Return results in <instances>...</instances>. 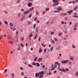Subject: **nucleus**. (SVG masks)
Returning a JSON list of instances; mask_svg holds the SVG:
<instances>
[{
    "instance_id": "obj_1",
    "label": "nucleus",
    "mask_w": 78,
    "mask_h": 78,
    "mask_svg": "<svg viewBox=\"0 0 78 78\" xmlns=\"http://www.w3.org/2000/svg\"><path fill=\"white\" fill-rule=\"evenodd\" d=\"M39 74L40 75L38 78H43V75H44V72L43 71H41V72H39Z\"/></svg>"
},
{
    "instance_id": "obj_2",
    "label": "nucleus",
    "mask_w": 78,
    "mask_h": 78,
    "mask_svg": "<svg viewBox=\"0 0 78 78\" xmlns=\"http://www.w3.org/2000/svg\"><path fill=\"white\" fill-rule=\"evenodd\" d=\"M61 62L62 63V64H67V62H69V61L68 60H66L64 61H62Z\"/></svg>"
},
{
    "instance_id": "obj_3",
    "label": "nucleus",
    "mask_w": 78,
    "mask_h": 78,
    "mask_svg": "<svg viewBox=\"0 0 78 78\" xmlns=\"http://www.w3.org/2000/svg\"><path fill=\"white\" fill-rule=\"evenodd\" d=\"M73 11V10L68 11V12H67L66 13H68V15H70V14H71V13H72V12Z\"/></svg>"
},
{
    "instance_id": "obj_4",
    "label": "nucleus",
    "mask_w": 78,
    "mask_h": 78,
    "mask_svg": "<svg viewBox=\"0 0 78 78\" xmlns=\"http://www.w3.org/2000/svg\"><path fill=\"white\" fill-rule=\"evenodd\" d=\"M56 9L57 10H59L58 11H61V10L62 9V8L61 7H58V8H57Z\"/></svg>"
},
{
    "instance_id": "obj_5",
    "label": "nucleus",
    "mask_w": 78,
    "mask_h": 78,
    "mask_svg": "<svg viewBox=\"0 0 78 78\" xmlns=\"http://www.w3.org/2000/svg\"><path fill=\"white\" fill-rule=\"evenodd\" d=\"M30 12V11L29 10H27V11H26L24 13V14H28Z\"/></svg>"
},
{
    "instance_id": "obj_6",
    "label": "nucleus",
    "mask_w": 78,
    "mask_h": 78,
    "mask_svg": "<svg viewBox=\"0 0 78 78\" xmlns=\"http://www.w3.org/2000/svg\"><path fill=\"white\" fill-rule=\"evenodd\" d=\"M39 75H40L39 73H36L35 75V77H38L39 76Z\"/></svg>"
},
{
    "instance_id": "obj_7",
    "label": "nucleus",
    "mask_w": 78,
    "mask_h": 78,
    "mask_svg": "<svg viewBox=\"0 0 78 78\" xmlns=\"http://www.w3.org/2000/svg\"><path fill=\"white\" fill-rule=\"evenodd\" d=\"M42 60V58H39L38 59V62H41Z\"/></svg>"
},
{
    "instance_id": "obj_8",
    "label": "nucleus",
    "mask_w": 78,
    "mask_h": 78,
    "mask_svg": "<svg viewBox=\"0 0 78 78\" xmlns=\"http://www.w3.org/2000/svg\"><path fill=\"white\" fill-rule=\"evenodd\" d=\"M59 5V3L57 2V3H55V4H54V5H53V6H56V5Z\"/></svg>"
},
{
    "instance_id": "obj_9",
    "label": "nucleus",
    "mask_w": 78,
    "mask_h": 78,
    "mask_svg": "<svg viewBox=\"0 0 78 78\" xmlns=\"http://www.w3.org/2000/svg\"><path fill=\"white\" fill-rule=\"evenodd\" d=\"M11 75L12 78H14V74L13 73H12Z\"/></svg>"
},
{
    "instance_id": "obj_10",
    "label": "nucleus",
    "mask_w": 78,
    "mask_h": 78,
    "mask_svg": "<svg viewBox=\"0 0 78 78\" xmlns=\"http://www.w3.org/2000/svg\"><path fill=\"white\" fill-rule=\"evenodd\" d=\"M70 59L71 60H74V59H73V57H71L70 58Z\"/></svg>"
},
{
    "instance_id": "obj_11",
    "label": "nucleus",
    "mask_w": 78,
    "mask_h": 78,
    "mask_svg": "<svg viewBox=\"0 0 78 78\" xmlns=\"http://www.w3.org/2000/svg\"><path fill=\"white\" fill-rule=\"evenodd\" d=\"M32 5V4L31 3H28V6L30 7V6H31Z\"/></svg>"
},
{
    "instance_id": "obj_12",
    "label": "nucleus",
    "mask_w": 78,
    "mask_h": 78,
    "mask_svg": "<svg viewBox=\"0 0 78 78\" xmlns=\"http://www.w3.org/2000/svg\"><path fill=\"white\" fill-rule=\"evenodd\" d=\"M33 9H34V8L33 7H32L29 9V11H32V10Z\"/></svg>"
},
{
    "instance_id": "obj_13",
    "label": "nucleus",
    "mask_w": 78,
    "mask_h": 78,
    "mask_svg": "<svg viewBox=\"0 0 78 78\" xmlns=\"http://www.w3.org/2000/svg\"><path fill=\"white\" fill-rule=\"evenodd\" d=\"M37 65V67H39L40 66V64L38 63H36V66Z\"/></svg>"
},
{
    "instance_id": "obj_14",
    "label": "nucleus",
    "mask_w": 78,
    "mask_h": 78,
    "mask_svg": "<svg viewBox=\"0 0 78 78\" xmlns=\"http://www.w3.org/2000/svg\"><path fill=\"white\" fill-rule=\"evenodd\" d=\"M33 37V34H30L28 36L29 37Z\"/></svg>"
},
{
    "instance_id": "obj_15",
    "label": "nucleus",
    "mask_w": 78,
    "mask_h": 78,
    "mask_svg": "<svg viewBox=\"0 0 78 78\" xmlns=\"http://www.w3.org/2000/svg\"><path fill=\"white\" fill-rule=\"evenodd\" d=\"M37 60V57L35 58L34 60V62H35V61H36Z\"/></svg>"
},
{
    "instance_id": "obj_16",
    "label": "nucleus",
    "mask_w": 78,
    "mask_h": 78,
    "mask_svg": "<svg viewBox=\"0 0 78 78\" xmlns=\"http://www.w3.org/2000/svg\"><path fill=\"white\" fill-rule=\"evenodd\" d=\"M4 23H5V24L6 25H8V22H7L6 21H4Z\"/></svg>"
},
{
    "instance_id": "obj_17",
    "label": "nucleus",
    "mask_w": 78,
    "mask_h": 78,
    "mask_svg": "<svg viewBox=\"0 0 78 78\" xmlns=\"http://www.w3.org/2000/svg\"><path fill=\"white\" fill-rule=\"evenodd\" d=\"M4 12L5 14H8V11L6 10H5L4 11Z\"/></svg>"
},
{
    "instance_id": "obj_18",
    "label": "nucleus",
    "mask_w": 78,
    "mask_h": 78,
    "mask_svg": "<svg viewBox=\"0 0 78 78\" xmlns=\"http://www.w3.org/2000/svg\"><path fill=\"white\" fill-rule=\"evenodd\" d=\"M28 67H33V66L31 65H30L29 64L28 65Z\"/></svg>"
},
{
    "instance_id": "obj_19",
    "label": "nucleus",
    "mask_w": 78,
    "mask_h": 78,
    "mask_svg": "<svg viewBox=\"0 0 78 78\" xmlns=\"http://www.w3.org/2000/svg\"><path fill=\"white\" fill-rule=\"evenodd\" d=\"M32 16V14L31 13H30L29 15V18H30V17H31Z\"/></svg>"
},
{
    "instance_id": "obj_20",
    "label": "nucleus",
    "mask_w": 78,
    "mask_h": 78,
    "mask_svg": "<svg viewBox=\"0 0 78 78\" xmlns=\"http://www.w3.org/2000/svg\"><path fill=\"white\" fill-rule=\"evenodd\" d=\"M21 75H24V73L23 72H21Z\"/></svg>"
},
{
    "instance_id": "obj_21",
    "label": "nucleus",
    "mask_w": 78,
    "mask_h": 78,
    "mask_svg": "<svg viewBox=\"0 0 78 78\" xmlns=\"http://www.w3.org/2000/svg\"><path fill=\"white\" fill-rule=\"evenodd\" d=\"M8 37V41H9L11 39V37L9 36Z\"/></svg>"
},
{
    "instance_id": "obj_22",
    "label": "nucleus",
    "mask_w": 78,
    "mask_h": 78,
    "mask_svg": "<svg viewBox=\"0 0 78 78\" xmlns=\"http://www.w3.org/2000/svg\"><path fill=\"white\" fill-rule=\"evenodd\" d=\"M53 47H52L51 48H50V50L51 51L52 50H53Z\"/></svg>"
},
{
    "instance_id": "obj_23",
    "label": "nucleus",
    "mask_w": 78,
    "mask_h": 78,
    "mask_svg": "<svg viewBox=\"0 0 78 78\" xmlns=\"http://www.w3.org/2000/svg\"><path fill=\"white\" fill-rule=\"evenodd\" d=\"M9 25H10V26H11V27H12L13 26V24H12V23H9Z\"/></svg>"
},
{
    "instance_id": "obj_24",
    "label": "nucleus",
    "mask_w": 78,
    "mask_h": 78,
    "mask_svg": "<svg viewBox=\"0 0 78 78\" xmlns=\"http://www.w3.org/2000/svg\"><path fill=\"white\" fill-rule=\"evenodd\" d=\"M62 71H63L64 72H66V70L65 69H62Z\"/></svg>"
},
{
    "instance_id": "obj_25",
    "label": "nucleus",
    "mask_w": 78,
    "mask_h": 78,
    "mask_svg": "<svg viewBox=\"0 0 78 78\" xmlns=\"http://www.w3.org/2000/svg\"><path fill=\"white\" fill-rule=\"evenodd\" d=\"M21 40H22V41H24V37H21Z\"/></svg>"
},
{
    "instance_id": "obj_26",
    "label": "nucleus",
    "mask_w": 78,
    "mask_h": 78,
    "mask_svg": "<svg viewBox=\"0 0 78 78\" xmlns=\"http://www.w3.org/2000/svg\"><path fill=\"white\" fill-rule=\"evenodd\" d=\"M78 6L76 7L75 8L73 9V10H76L77 9V8H78Z\"/></svg>"
},
{
    "instance_id": "obj_27",
    "label": "nucleus",
    "mask_w": 78,
    "mask_h": 78,
    "mask_svg": "<svg viewBox=\"0 0 78 78\" xmlns=\"http://www.w3.org/2000/svg\"><path fill=\"white\" fill-rule=\"evenodd\" d=\"M32 65H33V66H36V64L35 63V62H33L32 63Z\"/></svg>"
},
{
    "instance_id": "obj_28",
    "label": "nucleus",
    "mask_w": 78,
    "mask_h": 78,
    "mask_svg": "<svg viewBox=\"0 0 78 78\" xmlns=\"http://www.w3.org/2000/svg\"><path fill=\"white\" fill-rule=\"evenodd\" d=\"M42 52V49L41 48H40V50L39 51V53H41Z\"/></svg>"
},
{
    "instance_id": "obj_29",
    "label": "nucleus",
    "mask_w": 78,
    "mask_h": 78,
    "mask_svg": "<svg viewBox=\"0 0 78 78\" xmlns=\"http://www.w3.org/2000/svg\"><path fill=\"white\" fill-rule=\"evenodd\" d=\"M60 50V48L59 47H57L56 48L57 50Z\"/></svg>"
},
{
    "instance_id": "obj_30",
    "label": "nucleus",
    "mask_w": 78,
    "mask_h": 78,
    "mask_svg": "<svg viewBox=\"0 0 78 78\" xmlns=\"http://www.w3.org/2000/svg\"><path fill=\"white\" fill-rule=\"evenodd\" d=\"M36 24H34L33 25V28H35L36 27Z\"/></svg>"
},
{
    "instance_id": "obj_31",
    "label": "nucleus",
    "mask_w": 78,
    "mask_h": 78,
    "mask_svg": "<svg viewBox=\"0 0 78 78\" xmlns=\"http://www.w3.org/2000/svg\"><path fill=\"white\" fill-rule=\"evenodd\" d=\"M55 67H52L51 68V70H55Z\"/></svg>"
},
{
    "instance_id": "obj_32",
    "label": "nucleus",
    "mask_w": 78,
    "mask_h": 78,
    "mask_svg": "<svg viewBox=\"0 0 78 78\" xmlns=\"http://www.w3.org/2000/svg\"><path fill=\"white\" fill-rule=\"evenodd\" d=\"M20 15H21L20 13H19L18 14V16L19 18V17H20Z\"/></svg>"
},
{
    "instance_id": "obj_33",
    "label": "nucleus",
    "mask_w": 78,
    "mask_h": 78,
    "mask_svg": "<svg viewBox=\"0 0 78 78\" xmlns=\"http://www.w3.org/2000/svg\"><path fill=\"white\" fill-rule=\"evenodd\" d=\"M76 76H78V72L77 71L76 73Z\"/></svg>"
},
{
    "instance_id": "obj_34",
    "label": "nucleus",
    "mask_w": 78,
    "mask_h": 78,
    "mask_svg": "<svg viewBox=\"0 0 78 78\" xmlns=\"http://www.w3.org/2000/svg\"><path fill=\"white\" fill-rule=\"evenodd\" d=\"M49 23H50V21H48L46 22V24H48Z\"/></svg>"
},
{
    "instance_id": "obj_35",
    "label": "nucleus",
    "mask_w": 78,
    "mask_h": 78,
    "mask_svg": "<svg viewBox=\"0 0 78 78\" xmlns=\"http://www.w3.org/2000/svg\"><path fill=\"white\" fill-rule=\"evenodd\" d=\"M41 37H39L38 38V41H41Z\"/></svg>"
},
{
    "instance_id": "obj_36",
    "label": "nucleus",
    "mask_w": 78,
    "mask_h": 78,
    "mask_svg": "<svg viewBox=\"0 0 78 78\" xmlns=\"http://www.w3.org/2000/svg\"><path fill=\"white\" fill-rule=\"evenodd\" d=\"M20 0H18L17 1H16V3H19L20 2Z\"/></svg>"
},
{
    "instance_id": "obj_37",
    "label": "nucleus",
    "mask_w": 78,
    "mask_h": 78,
    "mask_svg": "<svg viewBox=\"0 0 78 78\" xmlns=\"http://www.w3.org/2000/svg\"><path fill=\"white\" fill-rule=\"evenodd\" d=\"M49 8H47L45 10L46 11H48L49 10Z\"/></svg>"
},
{
    "instance_id": "obj_38",
    "label": "nucleus",
    "mask_w": 78,
    "mask_h": 78,
    "mask_svg": "<svg viewBox=\"0 0 78 78\" xmlns=\"http://www.w3.org/2000/svg\"><path fill=\"white\" fill-rule=\"evenodd\" d=\"M46 51H47V49H45L44 50V53H46Z\"/></svg>"
},
{
    "instance_id": "obj_39",
    "label": "nucleus",
    "mask_w": 78,
    "mask_h": 78,
    "mask_svg": "<svg viewBox=\"0 0 78 78\" xmlns=\"http://www.w3.org/2000/svg\"><path fill=\"white\" fill-rule=\"evenodd\" d=\"M53 23H54V21H52L50 22V23H51V24H53Z\"/></svg>"
},
{
    "instance_id": "obj_40",
    "label": "nucleus",
    "mask_w": 78,
    "mask_h": 78,
    "mask_svg": "<svg viewBox=\"0 0 78 78\" xmlns=\"http://www.w3.org/2000/svg\"><path fill=\"white\" fill-rule=\"evenodd\" d=\"M60 12V11H54V12Z\"/></svg>"
},
{
    "instance_id": "obj_41",
    "label": "nucleus",
    "mask_w": 78,
    "mask_h": 78,
    "mask_svg": "<svg viewBox=\"0 0 78 78\" xmlns=\"http://www.w3.org/2000/svg\"><path fill=\"white\" fill-rule=\"evenodd\" d=\"M72 46L73 48H75L76 47H75V46H74V45H73V44L72 45Z\"/></svg>"
},
{
    "instance_id": "obj_42",
    "label": "nucleus",
    "mask_w": 78,
    "mask_h": 78,
    "mask_svg": "<svg viewBox=\"0 0 78 78\" xmlns=\"http://www.w3.org/2000/svg\"><path fill=\"white\" fill-rule=\"evenodd\" d=\"M27 23L28 25H31V23L30 22H28Z\"/></svg>"
},
{
    "instance_id": "obj_43",
    "label": "nucleus",
    "mask_w": 78,
    "mask_h": 78,
    "mask_svg": "<svg viewBox=\"0 0 78 78\" xmlns=\"http://www.w3.org/2000/svg\"><path fill=\"white\" fill-rule=\"evenodd\" d=\"M37 34H36L35 37L34 38V39H36V37H37Z\"/></svg>"
},
{
    "instance_id": "obj_44",
    "label": "nucleus",
    "mask_w": 78,
    "mask_h": 78,
    "mask_svg": "<svg viewBox=\"0 0 78 78\" xmlns=\"http://www.w3.org/2000/svg\"><path fill=\"white\" fill-rule=\"evenodd\" d=\"M16 36H17V35L18 34H19V32H18V31H17L16 33Z\"/></svg>"
},
{
    "instance_id": "obj_45",
    "label": "nucleus",
    "mask_w": 78,
    "mask_h": 78,
    "mask_svg": "<svg viewBox=\"0 0 78 78\" xmlns=\"http://www.w3.org/2000/svg\"><path fill=\"white\" fill-rule=\"evenodd\" d=\"M17 49L19 51L20 50V47H18L17 48Z\"/></svg>"
},
{
    "instance_id": "obj_46",
    "label": "nucleus",
    "mask_w": 78,
    "mask_h": 78,
    "mask_svg": "<svg viewBox=\"0 0 78 78\" xmlns=\"http://www.w3.org/2000/svg\"><path fill=\"white\" fill-rule=\"evenodd\" d=\"M54 68H56V67H57V65H55L54 66Z\"/></svg>"
},
{
    "instance_id": "obj_47",
    "label": "nucleus",
    "mask_w": 78,
    "mask_h": 78,
    "mask_svg": "<svg viewBox=\"0 0 78 78\" xmlns=\"http://www.w3.org/2000/svg\"><path fill=\"white\" fill-rule=\"evenodd\" d=\"M54 32H51V34H54Z\"/></svg>"
},
{
    "instance_id": "obj_48",
    "label": "nucleus",
    "mask_w": 78,
    "mask_h": 78,
    "mask_svg": "<svg viewBox=\"0 0 78 78\" xmlns=\"http://www.w3.org/2000/svg\"><path fill=\"white\" fill-rule=\"evenodd\" d=\"M42 68H43V69H44V68H45V65H43L42 66Z\"/></svg>"
},
{
    "instance_id": "obj_49",
    "label": "nucleus",
    "mask_w": 78,
    "mask_h": 78,
    "mask_svg": "<svg viewBox=\"0 0 78 78\" xmlns=\"http://www.w3.org/2000/svg\"><path fill=\"white\" fill-rule=\"evenodd\" d=\"M38 29H37V28H36V32H37V33H38Z\"/></svg>"
},
{
    "instance_id": "obj_50",
    "label": "nucleus",
    "mask_w": 78,
    "mask_h": 78,
    "mask_svg": "<svg viewBox=\"0 0 78 78\" xmlns=\"http://www.w3.org/2000/svg\"><path fill=\"white\" fill-rule=\"evenodd\" d=\"M53 2H54V3L56 2V0H53Z\"/></svg>"
},
{
    "instance_id": "obj_51",
    "label": "nucleus",
    "mask_w": 78,
    "mask_h": 78,
    "mask_svg": "<svg viewBox=\"0 0 78 78\" xmlns=\"http://www.w3.org/2000/svg\"><path fill=\"white\" fill-rule=\"evenodd\" d=\"M20 45H21V46H22V47H23L24 46V45H23V44L21 43L20 44Z\"/></svg>"
},
{
    "instance_id": "obj_52",
    "label": "nucleus",
    "mask_w": 78,
    "mask_h": 78,
    "mask_svg": "<svg viewBox=\"0 0 78 78\" xmlns=\"http://www.w3.org/2000/svg\"><path fill=\"white\" fill-rule=\"evenodd\" d=\"M51 43H55V41L54 40H52L51 42Z\"/></svg>"
},
{
    "instance_id": "obj_53",
    "label": "nucleus",
    "mask_w": 78,
    "mask_h": 78,
    "mask_svg": "<svg viewBox=\"0 0 78 78\" xmlns=\"http://www.w3.org/2000/svg\"><path fill=\"white\" fill-rule=\"evenodd\" d=\"M2 25V21H0V26Z\"/></svg>"
},
{
    "instance_id": "obj_54",
    "label": "nucleus",
    "mask_w": 78,
    "mask_h": 78,
    "mask_svg": "<svg viewBox=\"0 0 78 78\" xmlns=\"http://www.w3.org/2000/svg\"><path fill=\"white\" fill-rule=\"evenodd\" d=\"M45 12H46V11H44L43 13V14H45Z\"/></svg>"
},
{
    "instance_id": "obj_55",
    "label": "nucleus",
    "mask_w": 78,
    "mask_h": 78,
    "mask_svg": "<svg viewBox=\"0 0 78 78\" xmlns=\"http://www.w3.org/2000/svg\"><path fill=\"white\" fill-rule=\"evenodd\" d=\"M24 19V18H22L21 20V21H22Z\"/></svg>"
},
{
    "instance_id": "obj_56",
    "label": "nucleus",
    "mask_w": 78,
    "mask_h": 78,
    "mask_svg": "<svg viewBox=\"0 0 78 78\" xmlns=\"http://www.w3.org/2000/svg\"><path fill=\"white\" fill-rule=\"evenodd\" d=\"M20 69L21 70H23V69L22 67H20Z\"/></svg>"
},
{
    "instance_id": "obj_57",
    "label": "nucleus",
    "mask_w": 78,
    "mask_h": 78,
    "mask_svg": "<svg viewBox=\"0 0 78 78\" xmlns=\"http://www.w3.org/2000/svg\"><path fill=\"white\" fill-rule=\"evenodd\" d=\"M3 36H4L3 35H2L1 37H0V39H1V38H2V37H3ZM0 37H1V38H0Z\"/></svg>"
},
{
    "instance_id": "obj_58",
    "label": "nucleus",
    "mask_w": 78,
    "mask_h": 78,
    "mask_svg": "<svg viewBox=\"0 0 78 78\" xmlns=\"http://www.w3.org/2000/svg\"><path fill=\"white\" fill-rule=\"evenodd\" d=\"M65 20H67V17L65 18Z\"/></svg>"
},
{
    "instance_id": "obj_59",
    "label": "nucleus",
    "mask_w": 78,
    "mask_h": 78,
    "mask_svg": "<svg viewBox=\"0 0 78 78\" xmlns=\"http://www.w3.org/2000/svg\"><path fill=\"white\" fill-rule=\"evenodd\" d=\"M7 69H5L4 70L5 72V73L6 72V71H7Z\"/></svg>"
},
{
    "instance_id": "obj_60",
    "label": "nucleus",
    "mask_w": 78,
    "mask_h": 78,
    "mask_svg": "<svg viewBox=\"0 0 78 78\" xmlns=\"http://www.w3.org/2000/svg\"><path fill=\"white\" fill-rule=\"evenodd\" d=\"M24 10H25V9H22L21 10V11H24Z\"/></svg>"
},
{
    "instance_id": "obj_61",
    "label": "nucleus",
    "mask_w": 78,
    "mask_h": 78,
    "mask_svg": "<svg viewBox=\"0 0 78 78\" xmlns=\"http://www.w3.org/2000/svg\"><path fill=\"white\" fill-rule=\"evenodd\" d=\"M57 71H56V70H55V71H54V73H56V72H57Z\"/></svg>"
},
{
    "instance_id": "obj_62",
    "label": "nucleus",
    "mask_w": 78,
    "mask_h": 78,
    "mask_svg": "<svg viewBox=\"0 0 78 78\" xmlns=\"http://www.w3.org/2000/svg\"><path fill=\"white\" fill-rule=\"evenodd\" d=\"M58 63H59V62H55V64H58Z\"/></svg>"
},
{
    "instance_id": "obj_63",
    "label": "nucleus",
    "mask_w": 78,
    "mask_h": 78,
    "mask_svg": "<svg viewBox=\"0 0 78 78\" xmlns=\"http://www.w3.org/2000/svg\"><path fill=\"white\" fill-rule=\"evenodd\" d=\"M61 23L62 24H64V22L62 21L61 22Z\"/></svg>"
},
{
    "instance_id": "obj_64",
    "label": "nucleus",
    "mask_w": 78,
    "mask_h": 78,
    "mask_svg": "<svg viewBox=\"0 0 78 78\" xmlns=\"http://www.w3.org/2000/svg\"><path fill=\"white\" fill-rule=\"evenodd\" d=\"M75 2H76V3H78V0H76Z\"/></svg>"
}]
</instances>
